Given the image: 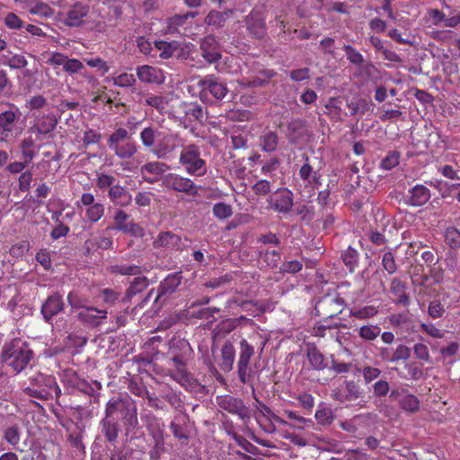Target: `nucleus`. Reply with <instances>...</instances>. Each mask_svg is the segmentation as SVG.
Masks as SVG:
<instances>
[{
  "instance_id": "1",
  "label": "nucleus",
  "mask_w": 460,
  "mask_h": 460,
  "mask_svg": "<svg viewBox=\"0 0 460 460\" xmlns=\"http://www.w3.org/2000/svg\"><path fill=\"white\" fill-rule=\"evenodd\" d=\"M139 138L145 148L163 160L174 158L177 151L183 146L184 141L178 132L155 124L145 127L139 134Z\"/></svg>"
},
{
  "instance_id": "2",
  "label": "nucleus",
  "mask_w": 460,
  "mask_h": 460,
  "mask_svg": "<svg viewBox=\"0 0 460 460\" xmlns=\"http://www.w3.org/2000/svg\"><path fill=\"white\" fill-rule=\"evenodd\" d=\"M33 358V351L20 340L5 343L0 355V362L6 363L15 373L26 368Z\"/></svg>"
},
{
  "instance_id": "3",
  "label": "nucleus",
  "mask_w": 460,
  "mask_h": 460,
  "mask_svg": "<svg viewBox=\"0 0 460 460\" xmlns=\"http://www.w3.org/2000/svg\"><path fill=\"white\" fill-rule=\"evenodd\" d=\"M23 393L41 401H48L55 395L57 402L61 395L56 377L52 375L38 373L30 378V385L23 389Z\"/></svg>"
},
{
  "instance_id": "4",
  "label": "nucleus",
  "mask_w": 460,
  "mask_h": 460,
  "mask_svg": "<svg viewBox=\"0 0 460 460\" xmlns=\"http://www.w3.org/2000/svg\"><path fill=\"white\" fill-rule=\"evenodd\" d=\"M179 164L191 176L201 177L207 173L208 165L201 156L200 146L191 143L181 147Z\"/></svg>"
},
{
  "instance_id": "5",
  "label": "nucleus",
  "mask_w": 460,
  "mask_h": 460,
  "mask_svg": "<svg viewBox=\"0 0 460 460\" xmlns=\"http://www.w3.org/2000/svg\"><path fill=\"white\" fill-rule=\"evenodd\" d=\"M108 146L120 159L133 157L138 150L137 143L131 138L128 131L124 128H118L112 132L107 141Z\"/></svg>"
},
{
  "instance_id": "6",
  "label": "nucleus",
  "mask_w": 460,
  "mask_h": 460,
  "mask_svg": "<svg viewBox=\"0 0 460 460\" xmlns=\"http://www.w3.org/2000/svg\"><path fill=\"white\" fill-rule=\"evenodd\" d=\"M169 376L188 391L197 392L199 383L192 376L186 367L181 355H172L168 362Z\"/></svg>"
},
{
  "instance_id": "7",
  "label": "nucleus",
  "mask_w": 460,
  "mask_h": 460,
  "mask_svg": "<svg viewBox=\"0 0 460 460\" xmlns=\"http://www.w3.org/2000/svg\"><path fill=\"white\" fill-rule=\"evenodd\" d=\"M198 15L197 12H187L183 14H174L167 19V32L171 34L177 33L183 37L193 38L197 32V25L194 18Z\"/></svg>"
},
{
  "instance_id": "8",
  "label": "nucleus",
  "mask_w": 460,
  "mask_h": 460,
  "mask_svg": "<svg viewBox=\"0 0 460 460\" xmlns=\"http://www.w3.org/2000/svg\"><path fill=\"white\" fill-rule=\"evenodd\" d=\"M22 112L18 106L13 102H0V139L10 137L15 124L20 120Z\"/></svg>"
},
{
  "instance_id": "9",
  "label": "nucleus",
  "mask_w": 460,
  "mask_h": 460,
  "mask_svg": "<svg viewBox=\"0 0 460 460\" xmlns=\"http://www.w3.org/2000/svg\"><path fill=\"white\" fill-rule=\"evenodd\" d=\"M163 185L176 192H181L190 197H197L199 195L200 187L196 185L194 181L185 176L169 172L163 179Z\"/></svg>"
},
{
  "instance_id": "10",
  "label": "nucleus",
  "mask_w": 460,
  "mask_h": 460,
  "mask_svg": "<svg viewBox=\"0 0 460 460\" xmlns=\"http://www.w3.org/2000/svg\"><path fill=\"white\" fill-rule=\"evenodd\" d=\"M344 305L342 297L328 294L317 301L314 310L318 316L329 319L340 314L344 309Z\"/></svg>"
},
{
  "instance_id": "11",
  "label": "nucleus",
  "mask_w": 460,
  "mask_h": 460,
  "mask_svg": "<svg viewBox=\"0 0 460 460\" xmlns=\"http://www.w3.org/2000/svg\"><path fill=\"white\" fill-rule=\"evenodd\" d=\"M254 346L251 344L246 339H242L239 343L237 374L240 382L243 384L251 383L252 376L249 371V365L251 358L254 355Z\"/></svg>"
},
{
  "instance_id": "12",
  "label": "nucleus",
  "mask_w": 460,
  "mask_h": 460,
  "mask_svg": "<svg viewBox=\"0 0 460 460\" xmlns=\"http://www.w3.org/2000/svg\"><path fill=\"white\" fill-rule=\"evenodd\" d=\"M91 7L89 4L78 1L71 4L64 13L63 22L67 27H83L87 24Z\"/></svg>"
},
{
  "instance_id": "13",
  "label": "nucleus",
  "mask_w": 460,
  "mask_h": 460,
  "mask_svg": "<svg viewBox=\"0 0 460 460\" xmlns=\"http://www.w3.org/2000/svg\"><path fill=\"white\" fill-rule=\"evenodd\" d=\"M267 202L275 212L286 215L294 206V194L288 188H279L269 197Z\"/></svg>"
},
{
  "instance_id": "14",
  "label": "nucleus",
  "mask_w": 460,
  "mask_h": 460,
  "mask_svg": "<svg viewBox=\"0 0 460 460\" xmlns=\"http://www.w3.org/2000/svg\"><path fill=\"white\" fill-rule=\"evenodd\" d=\"M201 98L207 99L208 94L216 100H222L228 93V88L223 81L215 75L206 76L199 82Z\"/></svg>"
},
{
  "instance_id": "15",
  "label": "nucleus",
  "mask_w": 460,
  "mask_h": 460,
  "mask_svg": "<svg viewBox=\"0 0 460 460\" xmlns=\"http://www.w3.org/2000/svg\"><path fill=\"white\" fill-rule=\"evenodd\" d=\"M47 64L51 66L54 69L62 66L63 70L69 75L80 73L84 68L83 62L79 59L69 58L58 51L50 53Z\"/></svg>"
},
{
  "instance_id": "16",
  "label": "nucleus",
  "mask_w": 460,
  "mask_h": 460,
  "mask_svg": "<svg viewBox=\"0 0 460 460\" xmlns=\"http://www.w3.org/2000/svg\"><path fill=\"white\" fill-rule=\"evenodd\" d=\"M130 215L122 209H117L113 216L114 225L107 229L120 231L131 236H142L143 228L133 220L128 221Z\"/></svg>"
},
{
  "instance_id": "17",
  "label": "nucleus",
  "mask_w": 460,
  "mask_h": 460,
  "mask_svg": "<svg viewBox=\"0 0 460 460\" xmlns=\"http://www.w3.org/2000/svg\"><path fill=\"white\" fill-rule=\"evenodd\" d=\"M61 382L64 386L71 389L72 393L79 391L86 394H91L93 392L91 384L81 377L77 372L72 368H67L63 371Z\"/></svg>"
},
{
  "instance_id": "18",
  "label": "nucleus",
  "mask_w": 460,
  "mask_h": 460,
  "mask_svg": "<svg viewBox=\"0 0 460 460\" xmlns=\"http://www.w3.org/2000/svg\"><path fill=\"white\" fill-rule=\"evenodd\" d=\"M201 57L209 64L217 62L222 58L221 45L214 35H207L199 41Z\"/></svg>"
},
{
  "instance_id": "19",
  "label": "nucleus",
  "mask_w": 460,
  "mask_h": 460,
  "mask_svg": "<svg viewBox=\"0 0 460 460\" xmlns=\"http://www.w3.org/2000/svg\"><path fill=\"white\" fill-rule=\"evenodd\" d=\"M249 33L256 38L262 39L266 34V22L262 12L253 9L244 20Z\"/></svg>"
},
{
  "instance_id": "20",
  "label": "nucleus",
  "mask_w": 460,
  "mask_h": 460,
  "mask_svg": "<svg viewBox=\"0 0 460 460\" xmlns=\"http://www.w3.org/2000/svg\"><path fill=\"white\" fill-rule=\"evenodd\" d=\"M76 319L84 325L96 327L107 317V311L93 306H87L76 313Z\"/></svg>"
},
{
  "instance_id": "21",
  "label": "nucleus",
  "mask_w": 460,
  "mask_h": 460,
  "mask_svg": "<svg viewBox=\"0 0 460 460\" xmlns=\"http://www.w3.org/2000/svg\"><path fill=\"white\" fill-rule=\"evenodd\" d=\"M298 176L305 187L310 190L318 189L322 183V175L318 171L314 170L313 166L309 164L308 156H305V162L300 167Z\"/></svg>"
},
{
  "instance_id": "22",
  "label": "nucleus",
  "mask_w": 460,
  "mask_h": 460,
  "mask_svg": "<svg viewBox=\"0 0 460 460\" xmlns=\"http://www.w3.org/2000/svg\"><path fill=\"white\" fill-rule=\"evenodd\" d=\"M182 279L181 272L169 274L158 286L155 302L166 295L172 294L181 285Z\"/></svg>"
},
{
  "instance_id": "23",
  "label": "nucleus",
  "mask_w": 460,
  "mask_h": 460,
  "mask_svg": "<svg viewBox=\"0 0 460 460\" xmlns=\"http://www.w3.org/2000/svg\"><path fill=\"white\" fill-rule=\"evenodd\" d=\"M64 309V302L62 296L56 293L49 296L45 303L41 305V314L44 320L49 323L53 316L57 315Z\"/></svg>"
},
{
  "instance_id": "24",
  "label": "nucleus",
  "mask_w": 460,
  "mask_h": 460,
  "mask_svg": "<svg viewBox=\"0 0 460 460\" xmlns=\"http://www.w3.org/2000/svg\"><path fill=\"white\" fill-rule=\"evenodd\" d=\"M219 407L231 413L244 419L247 415V408L245 407L243 400L230 395L223 397L219 402Z\"/></svg>"
},
{
  "instance_id": "25",
  "label": "nucleus",
  "mask_w": 460,
  "mask_h": 460,
  "mask_svg": "<svg viewBox=\"0 0 460 460\" xmlns=\"http://www.w3.org/2000/svg\"><path fill=\"white\" fill-rule=\"evenodd\" d=\"M181 238L170 231L161 232L153 242L155 249H180Z\"/></svg>"
},
{
  "instance_id": "26",
  "label": "nucleus",
  "mask_w": 460,
  "mask_h": 460,
  "mask_svg": "<svg viewBox=\"0 0 460 460\" xmlns=\"http://www.w3.org/2000/svg\"><path fill=\"white\" fill-rule=\"evenodd\" d=\"M137 75L138 79L144 83L159 84L164 82L163 71L147 65L137 67Z\"/></svg>"
},
{
  "instance_id": "27",
  "label": "nucleus",
  "mask_w": 460,
  "mask_h": 460,
  "mask_svg": "<svg viewBox=\"0 0 460 460\" xmlns=\"http://www.w3.org/2000/svg\"><path fill=\"white\" fill-rule=\"evenodd\" d=\"M168 169L166 164L159 161H154L145 164L141 169V174L146 181L154 183L156 176L164 173Z\"/></svg>"
},
{
  "instance_id": "28",
  "label": "nucleus",
  "mask_w": 460,
  "mask_h": 460,
  "mask_svg": "<svg viewBox=\"0 0 460 460\" xmlns=\"http://www.w3.org/2000/svg\"><path fill=\"white\" fill-rule=\"evenodd\" d=\"M58 123V120L54 114H43L37 118L34 128L38 134L45 136L54 131Z\"/></svg>"
},
{
  "instance_id": "29",
  "label": "nucleus",
  "mask_w": 460,
  "mask_h": 460,
  "mask_svg": "<svg viewBox=\"0 0 460 460\" xmlns=\"http://www.w3.org/2000/svg\"><path fill=\"white\" fill-rule=\"evenodd\" d=\"M108 196L112 203L119 207H126L131 202V194L119 184H115L109 189Z\"/></svg>"
},
{
  "instance_id": "30",
  "label": "nucleus",
  "mask_w": 460,
  "mask_h": 460,
  "mask_svg": "<svg viewBox=\"0 0 460 460\" xmlns=\"http://www.w3.org/2000/svg\"><path fill=\"white\" fill-rule=\"evenodd\" d=\"M234 358V346L231 341H227L221 348V362L219 363L220 368L225 372L231 371L233 369Z\"/></svg>"
},
{
  "instance_id": "31",
  "label": "nucleus",
  "mask_w": 460,
  "mask_h": 460,
  "mask_svg": "<svg viewBox=\"0 0 460 460\" xmlns=\"http://www.w3.org/2000/svg\"><path fill=\"white\" fill-rule=\"evenodd\" d=\"M430 199V190L422 184H417L410 190L409 204L420 207L426 204Z\"/></svg>"
},
{
  "instance_id": "32",
  "label": "nucleus",
  "mask_w": 460,
  "mask_h": 460,
  "mask_svg": "<svg viewBox=\"0 0 460 460\" xmlns=\"http://www.w3.org/2000/svg\"><path fill=\"white\" fill-rule=\"evenodd\" d=\"M119 412L121 413L126 425L130 428L137 426V409L135 402L126 400Z\"/></svg>"
},
{
  "instance_id": "33",
  "label": "nucleus",
  "mask_w": 460,
  "mask_h": 460,
  "mask_svg": "<svg viewBox=\"0 0 460 460\" xmlns=\"http://www.w3.org/2000/svg\"><path fill=\"white\" fill-rule=\"evenodd\" d=\"M184 113L185 119L189 122L199 121L204 119V112L202 107L198 103H182L181 106Z\"/></svg>"
},
{
  "instance_id": "34",
  "label": "nucleus",
  "mask_w": 460,
  "mask_h": 460,
  "mask_svg": "<svg viewBox=\"0 0 460 460\" xmlns=\"http://www.w3.org/2000/svg\"><path fill=\"white\" fill-rule=\"evenodd\" d=\"M400 407L407 412L415 413L420 410V400L417 396L409 394L406 390L402 391V397L399 399Z\"/></svg>"
},
{
  "instance_id": "35",
  "label": "nucleus",
  "mask_w": 460,
  "mask_h": 460,
  "mask_svg": "<svg viewBox=\"0 0 460 460\" xmlns=\"http://www.w3.org/2000/svg\"><path fill=\"white\" fill-rule=\"evenodd\" d=\"M305 132V122L303 119H293L288 125V137L290 142L296 143Z\"/></svg>"
},
{
  "instance_id": "36",
  "label": "nucleus",
  "mask_w": 460,
  "mask_h": 460,
  "mask_svg": "<svg viewBox=\"0 0 460 460\" xmlns=\"http://www.w3.org/2000/svg\"><path fill=\"white\" fill-rule=\"evenodd\" d=\"M391 292L397 297L395 303L402 305H408L410 297L405 293V284L398 279H394L391 282Z\"/></svg>"
},
{
  "instance_id": "37",
  "label": "nucleus",
  "mask_w": 460,
  "mask_h": 460,
  "mask_svg": "<svg viewBox=\"0 0 460 460\" xmlns=\"http://www.w3.org/2000/svg\"><path fill=\"white\" fill-rule=\"evenodd\" d=\"M374 104L363 98L353 99L347 102V107L350 111V115L355 116L357 114L364 115L366 112L370 111Z\"/></svg>"
},
{
  "instance_id": "38",
  "label": "nucleus",
  "mask_w": 460,
  "mask_h": 460,
  "mask_svg": "<svg viewBox=\"0 0 460 460\" xmlns=\"http://www.w3.org/2000/svg\"><path fill=\"white\" fill-rule=\"evenodd\" d=\"M105 213V207L102 202H98L93 206L84 208V221L94 224L100 221Z\"/></svg>"
},
{
  "instance_id": "39",
  "label": "nucleus",
  "mask_w": 460,
  "mask_h": 460,
  "mask_svg": "<svg viewBox=\"0 0 460 460\" xmlns=\"http://www.w3.org/2000/svg\"><path fill=\"white\" fill-rule=\"evenodd\" d=\"M101 425L105 438L111 443L116 442L119 431L118 422L105 418L102 420Z\"/></svg>"
},
{
  "instance_id": "40",
  "label": "nucleus",
  "mask_w": 460,
  "mask_h": 460,
  "mask_svg": "<svg viewBox=\"0 0 460 460\" xmlns=\"http://www.w3.org/2000/svg\"><path fill=\"white\" fill-rule=\"evenodd\" d=\"M22 157L26 163H31L36 156L35 141L31 137L23 138L19 145Z\"/></svg>"
},
{
  "instance_id": "41",
  "label": "nucleus",
  "mask_w": 460,
  "mask_h": 460,
  "mask_svg": "<svg viewBox=\"0 0 460 460\" xmlns=\"http://www.w3.org/2000/svg\"><path fill=\"white\" fill-rule=\"evenodd\" d=\"M155 46L156 49L160 52V58L167 59L171 58L173 55V53L178 49L180 44L176 40H155Z\"/></svg>"
},
{
  "instance_id": "42",
  "label": "nucleus",
  "mask_w": 460,
  "mask_h": 460,
  "mask_svg": "<svg viewBox=\"0 0 460 460\" xmlns=\"http://www.w3.org/2000/svg\"><path fill=\"white\" fill-rule=\"evenodd\" d=\"M306 356L310 365L314 369L323 370L327 367L324 356L315 347L309 348Z\"/></svg>"
},
{
  "instance_id": "43",
  "label": "nucleus",
  "mask_w": 460,
  "mask_h": 460,
  "mask_svg": "<svg viewBox=\"0 0 460 460\" xmlns=\"http://www.w3.org/2000/svg\"><path fill=\"white\" fill-rule=\"evenodd\" d=\"M278 145L279 137L274 131H268L261 137V147L264 152H274L277 149Z\"/></svg>"
},
{
  "instance_id": "44",
  "label": "nucleus",
  "mask_w": 460,
  "mask_h": 460,
  "mask_svg": "<svg viewBox=\"0 0 460 460\" xmlns=\"http://www.w3.org/2000/svg\"><path fill=\"white\" fill-rule=\"evenodd\" d=\"M358 335L363 341H373L381 333V328L377 324H366L362 325L357 330Z\"/></svg>"
},
{
  "instance_id": "45",
  "label": "nucleus",
  "mask_w": 460,
  "mask_h": 460,
  "mask_svg": "<svg viewBox=\"0 0 460 460\" xmlns=\"http://www.w3.org/2000/svg\"><path fill=\"white\" fill-rule=\"evenodd\" d=\"M110 270L111 273L122 276H137L142 272L140 266L133 264H115L111 266Z\"/></svg>"
},
{
  "instance_id": "46",
  "label": "nucleus",
  "mask_w": 460,
  "mask_h": 460,
  "mask_svg": "<svg viewBox=\"0 0 460 460\" xmlns=\"http://www.w3.org/2000/svg\"><path fill=\"white\" fill-rule=\"evenodd\" d=\"M21 429L18 426L13 425L8 427L4 432V438L6 442L12 445L15 449L22 452L23 449L18 447L21 439Z\"/></svg>"
},
{
  "instance_id": "47",
  "label": "nucleus",
  "mask_w": 460,
  "mask_h": 460,
  "mask_svg": "<svg viewBox=\"0 0 460 460\" xmlns=\"http://www.w3.org/2000/svg\"><path fill=\"white\" fill-rule=\"evenodd\" d=\"M149 285L148 279L146 277H137L130 283V286L128 288L126 296L128 298H131L132 296L141 293L145 290Z\"/></svg>"
},
{
  "instance_id": "48",
  "label": "nucleus",
  "mask_w": 460,
  "mask_h": 460,
  "mask_svg": "<svg viewBox=\"0 0 460 460\" xmlns=\"http://www.w3.org/2000/svg\"><path fill=\"white\" fill-rule=\"evenodd\" d=\"M67 302L71 306V313L75 312L76 310L80 311L83 308H86L87 299L78 291L73 290L70 291L67 295Z\"/></svg>"
},
{
  "instance_id": "49",
  "label": "nucleus",
  "mask_w": 460,
  "mask_h": 460,
  "mask_svg": "<svg viewBox=\"0 0 460 460\" xmlns=\"http://www.w3.org/2000/svg\"><path fill=\"white\" fill-rule=\"evenodd\" d=\"M107 82H111L113 85L118 87L127 88L135 84L136 78L133 74L121 73L111 78H107Z\"/></svg>"
},
{
  "instance_id": "50",
  "label": "nucleus",
  "mask_w": 460,
  "mask_h": 460,
  "mask_svg": "<svg viewBox=\"0 0 460 460\" xmlns=\"http://www.w3.org/2000/svg\"><path fill=\"white\" fill-rule=\"evenodd\" d=\"M378 313V309L375 305H366L361 308H353L349 312V315L359 320H367L374 317Z\"/></svg>"
},
{
  "instance_id": "51",
  "label": "nucleus",
  "mask_w": 460,
  "mask_h": 460,
  "mask_svg": "<svg viewBox=\"0 0 460 460\" xmlns=\"http://www.w3.org/2000/svg\"><path fill=\"white\" fill-rule=\"evenodd\" d=\"M29 13L33 15L49 17L52 13L50 6L40 0H33L30 3Z\"/></svg>"
},
{
  "instance_id": "52",
  "label": "nucleus",
  "mask_w": 460,
  "mask_h": 460,
  "mask_svg": "<svg viewBox=\"0 0 460 460\" xmlns=\"http://www.w3.org/2000/svg\"><path fill=\"white\" fill-rule=\"evenodd\" d=\"M283 413L288 419L296 421L295 424H290V423L288 422L287 426H289L290 428L302 429L305 426H307V425L312 423V420L305 419V417L299 415L296 411L285 410L283 411Z\"/></svg>"
},
{
  "instance_id": "53",
  "label": "nucleus",
  "mask_w": 460,
  "mask_h": 460,
  "mask_svg": "<svg viewBox=\"0 0 460 460\" xmlns=\"http://www.w3.org/2000/svg\"><path fill=\"white\" fill-rule=\"evenodd\" d=\"M260 257L270 268H276L281 260V254L276 250H261L259 252Z\"/></svg>"
},
{
  "instance_id": "54",
  "label": "nucleus",
  "mask_w": 460,
  "mask_h": 460,
  "mask_svg": "<svg viewBox=\"0 0 460 460\" xmlns=\"http://www.w3.org/2000/svg\"><path fill=\"white\" fill-rule=\"evenodd\" d=\"M314 418L318 424L322 426H327L332 424L334 419L332 409L325 406H320L317 409L314 414Z\"/></svg>"
},
{
  "instance_id": "55",
  "label": "nucleus",
  "mask_w": 460,
  "mask_h": 460,
  "mask_svg": "<svg viewBox=\"0 0 460 460\" xmlns=\"http://www.w3.org/2000/svg\"><path fill=\"white\" fill-rule=\"evenodd\" d=\"M445 241L452 249L460 247V230L456 226H448L445 230Z\"/></svg>"
},
{
  "instance_id": "56",
  "label": "nucleus",
  "mask_w": 460,
  "mask_h": 460,
  "mask_svg": "<svg viewBox=\"0 0 460 460\" xmlns=\"http://www.w3.org/2000/svg\"><path fill=\"white\" fill-rule=\"evenodd\" d=\"M342 260L346 266L349 268V271L353 272L358 266V252L355 249L349 247L342 253Z\"/></svg>"
},
{
  "instance_id": "57",
  "label": "nucleus",
  "mask_w": 460,
  "mask_h": 460,
  "mask_svg": "<svg viewBox=\"0 0 460 460\" xmlns=\"http://www.w3.org/2000/svg\"><path fill=\"white\" fill-rule=\"evenodd\" d=\"M4 64L11 69H21L28 65V61L23 55L14 54L11 57L4 56Z\"/></svg>"
},
{
  "instance_id": "58",
  "label": "nucleus",
  "mask_w": 460,
  "mask_h": 460,
  "mask_svg": "<svg viewBox=\"0 0 460 460\" xmlns=\"http://www.w3.org/2000/svg\"><path fill=\"white\" fill-rule=\"evenodd\" d=\"M213 214L220 220L227 219L233 215V208L226 203L218 202L213 207Z\"/></svg>"
},
{
  "instance_id": "59",
  "label": "nucleus",
  "mask_w": 460,
  "mask_h": 460,
  "mask_svg": "<svg viewBox=\"0 0 460 460\" xmlns=\"http://www.w3.org/2000/svg\"><path fill=\"white\" fill-rule=\"evenodd\" d=\"M345 399L347 401H356L361 396V392L358 384L353 381H345Z\"/></svg>"
},
{
  "instance_id": "60",
  "label": "nucleus",
  "mask_w": 460,
  "mask_h": 460,
  "mask_svg": "<svg viewBox=\"0 0 460 460\" xmlns=\"http://www.w3.org/2000/svg\"><path fill=\"white\" fill-rule=\"evenodd\" d=\"M4 23L8 29L15 31L25 26V22L14 13H8L4 18Z\"/></svg>"
},
{
  "instance_id": "61",
  "label": "nucleus",
  "mask_w": 460,
  "mask_h": 460,
  "mask_svg": "<svg viewBox=\"0 0 460 460\" xmlns=\"http://www.w3.org/2000/svg\"><path fill=\"white\" fill-rule=\"evenodd\" d=\"M226 13H222V12H219V11H216V10H212L210 11L208 15L206 16L205 18V22L208 24V25H214V26H218V27H222L226 22Z\"/></svg>"
},
{
  "instance_id": "62",
  "label": "nucleus",
  "mask_w": 460,
  "mask_h": 460,
  "mask_svg": "<svg viewBox=\"0 0 460 460\" xmlns=\"http://www.w3.org/2000/svg\"><path fill=\"white\" fill-rule=\"evenodd\" d=\"M343 49L345 51L347 59L356 66H362L364 63V57L355 48L350 45H344Z\"/></svg>"
},
{
  "instance_id": "63",
  "label": "nucleus",
  "mask_w": 460,
  "mask_h": 460,
  "mask_svg": "<svg viewBox=\"0 0 460 460\" xmlns=\"http://www.w3.org/2000/svg\"><path fill=\"white\" fill-rule=\"evenodd\" d=\"M411 358V349L406 345L400 344L396 347L393 355L389 358V362H397L400 360H408Z\"/></svg>"
},
{
  "instance_id": "64",
  "label": "nucleus",
  "mask_w": 460,
  "mask_h": 460,
  "mask_svg": "<svg viewBox=\"0 0 460 460\" xmlns=\"http://www.w3.org/2000/svg\"><path fill=\"white\" fill-rule=\"evenodd\" d=\"M296 399L306 413H311L314 407V398L308 393L299 394Z\"/></svg>"
}]
</instances>
